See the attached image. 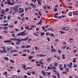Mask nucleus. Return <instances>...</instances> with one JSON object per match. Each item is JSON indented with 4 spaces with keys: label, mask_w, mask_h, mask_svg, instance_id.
Listing matches in <instances>:
<instances>
[{
    "label": "nucleus",
    "mask_w": 78,
    "mask_h": 78,
    "mask_svg": "<svg viewBox=\"0 0 78 78\" xmlns=\"http://www.w3.org/2000/svg\"><path fill=\"white\" fill-rule=\"evenodd\" d=\"M15 30L16 31V32H18V31H19V30L18 29H16Z\"/></svg>",
    "instance_id": "09e8293b"
},
{
    "label": "nucleus",
    "mask_w": 78,
    "mask_h": 78,
    "mask_svg": "<svg viewBox=\"0 0 78 78\" xmlns=\"http://www.w3.org/2000/svg\"><path fill=\"white\" fill-rule=\"evenodd\" d=\"M20 28H21V30H23V27L21 26L20 27Z\"/></svg>",
    "instance_id": "052dcab7"
},
{
    "label": "nucleus",
    "mask_w": 78,
    "mask_h": 78,
    "mask_svg": "<svg viewBox=\"0 0 78 78\" xmlns=\"http://www.w3.org/2000/svg\"><path fill=\"white\" fill-rule=\"evenodd\" d=\"M10 61L11 62H12V63H14V60H12V59H10Z\"/></svg>",
    "instance_id": "c85d7f7f"
},
{
    "label": "nucleus",
    "mask_w": 78,
    "mask_h": 78,
    "mask_svg": "<svg viewBox=\"0 0 78 78\" xmlns=\"http://www.w3.org/2000/svg\"><path fill=\"white\" fill-rule=\"evenodd\" d=\"M57 59L58 60H60V57L58 56L57 57Z\"/></svg>",
    "instance_id": "338daca9"
},
{
    "label": "nucleus",
    "mask_w": 78,
    "mask_h": 78,
    "mask_svg": "<svg viewBox=\"0 0 78 78\" xmlns=\"http://www.w3.org/2000/svg\"><path fill=\"white\" fill-rule=\"evenodd\" d=\"M12 50V47H10L9 48H7V51H9L10 50Z\"/></svg>",
    "instance_id": "20e7f679"
},
{
    "label": "nucleus",
    "mask_w": 78,
    "mask_h": 78,
    "mask_svg": "<svg viewBox=\"0 0 78 78\" xmlns=\"http://www.w3.org/2000/svg\"><path fill=\"white\" fill-rule=\"evenodd\" d=\"M62 64H60L59 65V68H61V67H62Z\"/></svg>",
    "instance_id": "4d7b16f0"
},
{
    "label": "nucleus",
    "mask_w": 78,
    "mask_h": 78,
    "mask_svg": "<svg viewBox=\"0 0 78 78\" xmlns=\"http://www.w3.org/2000/svg\"><path fill=\"white\" fill-rule=\"evenodd\" d=\"M46 73L47 75H51V73L50 72H46Z\"/></svg>",
    "instance_id": "412c9836"
},
{
    "label": "nucleus",
    "mask_w": 78,
    "mask_h": 78,
    "mask_svg": "<svg viewBox=\"0 0 78 78\" xmlns=\"http://www.w3.org/2000/svg\"><path fill=\"white\" fill-rule=\"evenodd\" d=\"M16 2H13L12 3H11V2H10V3L9 4V5H14V4Z\"/></svg>",
    "instance_id": "aec40b11"
},
{
    "label": "nucleus",
    "mask_w": 78,
    "mask_h": 78,
    "mask_svg": "<svg viewBox=\"0 0 78 78\" xmlns=\"http://www.w3.org/2000/svg\"><path fill=\"white\" fill-rule=\"evenodd\" d=\"M13 52H15V53H17V52H18V51L16 49H15L14 50H13Z\"/></svg>",
    "instance_id": "7c9ffc66"
},
{
    "label": "nucleus",
    "mask_w": 78,
    "mask_h": 78,
    "mask_svg": "<svg viewBox=\"0 0 78 78\" xmlns=\"http://www.w3.org/2000/svg\"><path fill=\"white\" fill-rule=\"evenodd\" d=\"M63 30H68V27H65L64 28Z\"/></svg>",
    "instance_id": "de8ad7c7"
},
{
    "label": "nucleus",
    "mask_w": 78,
    "mask_h": 78,
    "mask_svg": "<svg viewBox=\"0 0 78 78\" xmlns=\"http://www.w3.org/2000/svg\"><path fill=\"white\" fill-rule=\"evenodd\" d=\"M26 32V30H24L22 32H21L20 34H17V36H23L25 34H27V33H25Z\"/></svg>",
    "instance_id": "f257e3e1"
},
{
    "label": "nucleus",
    "mask_w": 78,
    "mask_h": 78,
    "mask_svg": "<svg viewBox=\"0 0 78 78\" xmlns=\"http://www.w3.org/2000/svg\"><path fill=\"white\" fill-rule=\"evenodd\" d=\"M19 5H18L14 7L13 9L14 11H16L17 12V11L18 10V9H19Z\"/></svg>",
    "instance_id": "f03ea898"
},
{
    "label": "nucleus",
    "mask_w": 78,
    "mask_h": 78,
    "mask_svg": "<svg viewBox=\"0 0 78 78\" xmlns=\"http://www.w3.org/2000/svg\"><path fill=\"white\" fill-rule=\"evenodd\" d=\"M76 51H77V50L75 49L73 51V53H76Z\"/></svg>",
    "instance_id": "a19ab883"
},
{
    "label": "nucleus",
    "mask_w": 78,
    "mask_h": 78,
    "mask_svg": "<svg viewBox=\"0 0 78 78\" xmlns=\"http://www.w3.org/2000/svg\"><path fill=\"white\" fill-rule=\"evenodd\" d=\"M52 69H53V70H56V68L55 66H53L52 67Z\"/></svg>",
    "instance_id": "8fccbe9b"
},
{
    "label": "nucleus",
    "mask_w": 78,
    "mask_h": 78,
    "mask_svg": "<svg viewBox=\"0 0 78 78\" xmlns=\"http://www.w3.org/2000/svg\"><path fill=\"white\" fill-rule=\"evenodd\" d=\"M12 77L13 78H16L17 77V76L16 75H13L12 76Z\"/></svg>",
    "instance_id": "bb28decb"
},
{
    "label": "nucleus",
    "mask_w": 78,
    "mask_h": 78,
    "mask_svg": "<svg viewBox=\"0 0 78 78\" xmlns=\"http://www.w3.org/2000/svg\"><path fill=\"white\" fill-rule=\"evenodd\" d=\"M37 56H39V57H45L46 56H47L46 55H43V54H40V55H37Z\"/></svg>",
    "instance_id": "39448f33"
},
{
    "label": "nucleus",
    "mask_w": 78,
    "mask_h": 78,
    "mask_svg": "<svg viewBox=\"0 0 78 78\" xmlns=\"http://www.w3.org/2000/svg\"><path fill=\"white\" fill-rule=\"evenodd\" d=\"M49 27V26L48 25H47L46 26H45L44 27V28H48Z\"/></svg>",
    "instance_id": "3c124183"
},
{
    "label": "nucleus",
    "mask_w": 78,
    "mask_h": 78,
    "mask_svg": "<svg viewBox=\"0 0 78 78\" xmlns=\"http://www.w3.org/2000/svg\"><path fill=\"white\" fill-rule=\"evenodd\" d=\"M8 23H7L6 24H4L3 26L4 27H6V26H8Z\"/></svg>",
    "instance_id": "4c0bfd02"
},
{
    "label": "nucleus",
    "mask_w": 78,
    "mask_h": 78,
    "mask_svg": "<svg viewBox=\"0 0 78 78\" xmlns=\"http://www.w3.org/2000/svg\"><path fill=\"white\" fill-rule=\"evenodd\" d=\"M28 39V37H27L24 38H22V41H27Z\"/></svg>",
    "instance_id": "1a4fd4ad"
},
{
    "label": "nucleus",
    "mask_w": 78,
    "mask_h": 78,
    "mask_svg": "<svg viewBox=\"0 0 78 78\" xmlns=\"http://www.w3.org/2000/svg\"><path fill=\"white\" fill-rule=\"evenodd\" d=\"M48 31H49V30H51V31H54L53 29V28H49L48 29H47Z\"/></svg>",
    "instance_id": "2eb2a0df"
},
{
    "label": "nucleus",
    "mask_w": 78,
    "mask_h": 78,
    "mask_svg": "<svg viewBox=\"0 0 78 78\" xmlns=\"http://www.w3.org/2000/svg\"><path fill=\"white\" fill-rule=\"evenodd\" d=\"M60 33H61V34H64V33H65V32L62 31H60Z\"/></svg>",
    "instance_id": "37998d69"
},
{
    "label": "nucleus",
    "mask_w": 78,
    "mask_h": 78,
    "mask_svg": "<svg viewBox=\"0 0 78 78\" xmlns=\"http://www.w3.org/2000/svg\"><path fill=\"white\" fill-rule=\"evenodd\" d=\"M8 18V20H9L11 19V16L10 15H9L7 16Z\"/></svg>",
    "instance_id": "393cba45"
},
{
    "label": "nucleus",
    "mask_w": 78,
    "mask_h": 78,
    "mask_svg": "<svg viewBox=\"0 0 78 78\" xmlns=\"http://www.w3.org/2000/svg\"><path fill=\"white\" fill-rule=\"evenodd\" d=\"M74 77L75 78H78V76L75 75V76H74Z\"/></svg>",
    "instance_id": "774afa93"
},
{
    "label": "nucleus",
    "mask_w": 78,
    "mask_h": 78,
    "mask_svg": "<svg viewBox=\"0 0 78 78\" xmlns=\"http://www.w3.org/2000/svg\"><path fill=\"white\" fill-rule=\"evenodd\" d=\"M26 46H25V45H22L21 46V48L23 49V48H26Z\"/></svg>",
    "instance_id": "4be33fe9"
},
{
    "label": "nucleus",
    "mask_w": 78,
    "mask_h": 78,
    "mask_svg": "<svg viewBox=\"0 0 78 78\" xmlns=\"http://www.w3.org/2000/svg\"><path fill=\"white\" fill-rule=\"evenodd\" d=\"M25 21V18L24 17H23L21 19V21H22V22H23V21Z\"/></svg>",
    "instance_id": "72a5a7b5"
},
{
    "label": "nucleus",
    "mask_w": 78,
    "mask_h": 78,
    "mask_svg": "<svg viewBox=\"0 0 78 78\" xmlns=\"http://www.w3.org/2000/svg\"><path fill=\"white\" fill-rule=\"evenodd\" d=\"M31 5L32 6V8H36V5L33 4V3H31Z\"/></svg>",
    "instance_id": "9b49d317"
},
{
    "label": "nucleus",
    "mask_w": 78,
    "mask_h": 78,
    "mask_svg": "<svg viewBox=\"0 0 78 78\" xmlns=\"http://www.w3.org/2000/svg\"><path fill=\"white\" fill-rule=\"evenodd\" d=\"M25 29L26 30H29V26H28L27 27H25Z\"/></svg>",
    "instance_id": "473e14b6"
},
{
    "label": "nucleus",
    "mask_w": 78,
    "mask_h": 78,
    "mask_svg": "<svg viewBox=\"0 0 78 78\" xmlns=\"http://www.w3.org/2000/svg\"><path fill=\"white\" fill-rule=\"evenodd\" d=\"M75 62H76V58H74L73 59V63H74Z\"/></svg>",
    "instance_id": "f704fd0d"
},
{
    "label": "nucleus",
    "mask_w": 78,
    "mask_h": 78,
    "mask_svg": "<svg viewBox=\"0 0 78 78\" xmlns=\"http://www.w3.org/2000/svg\"><path fill=\"white\" fill-rule=\"evenodd\" d=\"M23 56H27V54H23L22 55Z\"/></svg>",
    "instance_id": "bf43d9fd"
},
{
    "label": "nucleus",
    "mask_w": 78,
    "mask_h": 78,
    "mask_svg": "<svg viewBox=\"0 0 78 78\" xmlns=\"http://www.w3.org/2000/svg\"><path fill=\"white\" fill-rule=\"evenodd\" d=\"M16 12H17V11H15L14 12H13L12 15H14V14H16Z\"/></svg>",
    "instance_id": "603ef678"
},
{
    "label": "nucleus",
    "mask_w": 78,
    "mask_h": 78,
    "mask_svg": "<svg viewBox=\"0 0 78 78\" xmlns=\"http://www.w3.org/2000/svg\"><path fill=\"white\" fill-rule=\"evenodd\" d=\"M37 25H41L42 24V20H41L40 21L37 23Z\"/></svg>",
    "instance_id": "5701e85b"
},
{
    "label": "nucleus",
    "mask_w": 78,
    "mask_h": 78,
    "mask_svg": "<svg viewBox=\"0 0 78 78\" xmlns=\"http://www.w3.org/2000/svg\"><path fill=\"white\" fill-rule=\"evenodd\" d=\"M51 52H52V53H53V52H55V53H56V50L54 48L52 49L51 50Z\"/></svg>",
    "instance_id": "0eeeda50"
},
{
    "label": "nucleus",
    "mask_w": 78,
    "mask_h": 78,
    "mask_svg": "<svg viewBox=\"0 0 78 78\" xmlns=\"http://www.w3.org/2000/svg\"><path fill=\"white\" fill-rule=\"evenodd\" d=\"M17 41H18V42H20L22 41V39H20L17 38Z\"/></svg>",
    "instance_id": "6ab92c4d"
},
{
    "label": "nucleus",
    "mask_w": 78,
    "mask_h": 78,
    "mask_svg": "<svg viewBox=\"0 0 78 78\" xmlns=\"http://www.w3.org/2000/svg\"><path fill=\"white\" fill-rule=\"evenodd\" d=\"M57 10H58V9H57V8H55L54 9V11H55L56 12L57 11Z\"/></svg>",
    "instance_id": "864d4df0"
},
{
    "label": "nucleus",
    "mask_w": 78,
    "mask_h": 78,
    "mask_svg": "<svg viewBox=\"0 0 78 78\" xmlns=\"http://www.w3.org/2000/svg\"><path fill=\"white\" fill-rule=\"evenodd\" d=\"M33 58L34 57L31 56V55H30V56L28 57V58L29 60H31V59H32V58Z\"/></svg>",
    "instance_id": "4468645a"
},
{
    "label": "nucleus",
    "mask_w": 78,
    "mask_h": 78,
    "mask_svg": "<svg viewBox=\"0 0 78 78\" xmlns=\"http://www.w3.org/2000/svg\"><path fill=\"white\" fill-rule=\"evenodd\" d=\"M24 16V13H22L21 14V16H20L21 17H23Z\"/></svg>",
    "instance_id": "e433bc0d"
},
{
    "label": "nucleus",
    "mask_w": 78,
    "mask_h": 78,
    "mask_svg": "<svg viewBox=\"0 0 78 78\" xmlns=\"http://www.w3.org/2000/svg\"><path fill=\"white\" fill-rule=\"evenodd\" d=\"M62 57L63 59H65V55H62Z\"/></svg>",
    "instance_id": "c9c22d12"
},
{
    "label": "nucleus",
    "mask_w": 78,
    "mask_h": 78,
    "mask_svg": "<svg viewBox=\"0 0 78 78\" xmlns=\"http://www.w3.org/2000/svg\"><path fill=\"white\" fill-rule=\"evenodd\" d=\"M41 66V63H39V64H37V65H36V66Z\"/></svg>",
    "instance_id": "69168bd1"
},
{
    "label": "nucleus",
    "mask_w": 78,
    "mask_h": 78,
    "mask_svg": "<svg viewBox=\"0 0 78 78\" xmlns=\"http://www.w3.org/2000/svg\"><path fill=\"white\" fill-rule=\"evenodd\" d=\"M69 16H71L72 15V12H70L69 14Z\"/></svg>",
    "instance_id": "58836bf2"
},
{
    "label": "nucleus",
    "mask_w": 78,
    "mask_h": 78,
    "mask_svg": "<svg viewBox=\"0 0 78 78\" xmlns=\"http://www.w3.org/2000/svg\"><path fill=\"white\" fill-rule=\"evenodd\" d=\"M24 12V10H23V9H22V10L20 12V13H22V12Z\"/></svg>",
    "instance_id": "79ce46f5"
},
{
    "label": "nucleus",
    "mask_w": 78,
    "mask_h": 78,
    "mask_svg": "<svg viewBox=\"0 0 78 78\" xmlns=\"http://www.w3.org/2000/svg\"><path fill=\"white\" fill-rule=\"evenodd\" d=\"M43 35H45V33L44 32H42L41 33V36H43Z\"/></svg>",
    "instance_id": "c756f323"
},
{
    "label": "nucleus",
    "mask_w": 78,
    "mask_h": 78,
    "mask_svg": "<svg viewBox=\"0 0 78 78\" xmlns=\"http://www.w3.org/2000/svg\"><path fill=\"white\" fill-rule=\"evenodd\" d=\"M7 1L8 2V5L9 4H10V3H11L10 0H7Z\"/></svg>",
    "instance_id": "ea45409f"
},
{
    "label": "nucleus",
    "mask_w": 78,
    "mask_h": 78,
    "mask_svg": "<svg viewBox=\"0 0 78 78\" xmlns=\"http://www.w3.org/2000/svg\"><path fill=\"white\" fill-rule=\"evenodd\" d=\"M31 41V39L29 38L28 39L27 41H28V42H30V41Z\"/></svg>",
    "instance_id": "c03bdc74"
},
{
    "label": "nucleus",
    "mask_w": 78,
    "mask_h": 78,
    "mask_svg": "<svg viewBox=\"0 0 78 78\" xmlns=\"http://www.w3.org/2000/svg\"><path fill=\"white\" fill-rule=\"evenodd\" d=\"M41 72L43 73V76H45V74H46L45 72H44V70H42Z\"/></svg>",
    "instance_id": "f8f14e48"
},
{
    "label": "nucleus",
    "mask_w": 78,
    "mask_h": 78,
    "mask_svg": "<svg viewBox=\"0 0 78 78\" xmlns=\"http://www.w3.org/2000/svg\"><path fill=\"white\" fill-rule=\"evenodd\" d=\"M51 57H50L49 58H47L46 60V61L47 62H51Z\"/></svg>",
    "instance_id": "423d86ee"
},
{
    "label": "nucleus",
    "mask_w": 78,
    "mask_h": 78,
    "mask_svg": "<svg viewBox=\"0 0 78 78\" xmlns=\"http://www.w3.org/2000/svg\"><path fill=\"white\" fill-rule=\"evenodd\" d=\"M72 65H73V63H72V62H70L69 63V64H68V67H69V68H70V69H71V68H72Z\"/></svg>",
    "instance_id": "7ed1b4c3"
},
{
    "label": "nucleus",
    "mask_w": 78,
    "mask_h": 78,
    "mask_svg": "<svg viewBox=\"0 0 78 78\" xmlns=\"http://www.w3.org/2000/svg\"><path fill=\"white\" fill-rule=\"evenodd\" d=\"M13 56H18V54H15L14 55H13Z\"/></svg>",
    "instance_id": "a18cd8bd"
},
{
    "label": "nucleus",
    "mask_w": 78,
    "mask_h": 78,
    "mask_svg": "<svg viewBox=\"0 0 78 78\" xmlns=\"http://www.w3.org/2000/svg\"><path fill=\"white\" fill-rule=\"evenodd\" d=\"M4 59L6 61H8L9 60V58L8 57H4Z\"/></svg>",
    "instance_id": "dca6fc26"
},
{
    "label": "nucleus",
    "mask_w": 78,
    "mask_h": 78,
    "mask_svg": "<svg viewBox=\"0 0 78 78\" xmlns=\"http://www.w3.org/2000/svg\"><path fill=\"white\" fill-rule=\"evenodd\" d=\"M2 11L1 12V13H2V14H5V10L2 9Z\"/></svg>",
    "instance_id": "a878e982"
},
{
    "label": "nucleus",
    "mask_w": 78,
    "mask_h": 78,
    "mask_svg": "<svg viewBox=\"0 0 78 78\" xmlns=\"http://www.w3.org/2000/svg\"><path fill=\"white\" fill-rule=\"evenodd\" d=\"M58 16V13H55L54 16V17H55V18H56V19H58V16Z\"/></svg>",
    "instance_id": "6e6552de"
},
{
    "label": "nucleus",
    "mask_w": 78,
    "mask_h": 78,
    "mask_svg": "<svg viewBox=\"0 0 78 78\" xmlns=\"http://www.w3.org/2000/svg\"><path fill=\"white\" fill-rule=\"evenodd\" d=\"M57 74L58 75V78H60V76H59V73H57Z\"/></svg>",
    "instance_id": "49530a36"
},
{
    "label": "nucleus",
    "mask_w": 78,
    "mask_h": 78,
    "mask_svg": "<svg viewBox=\"0 0 78 78\" xmlns=\"http://www.w3.org/2000/svg\"><path fill=\"white\" fill-rule=\"evenodd\" d=\"M23 68L24 70H28V67L26 68V66L25 65H24Z\"/></svg>",
    "instance_id": "9d476101"
},
{
    "label": "nucleus",
    "mask_w": 78,
    "mask_h": 78,
    "mask_svg": "<svg viewBox=\"0 0 78 78\" xmlns=\"http://www.w3.org/2000/svg\"><path fill=\"white\" fill-rule=\"evenodd\" d=\"M12 41L11 40H7L4 41L5 43H7L8 42H11Z\"/></svg>",
    "instance_id": "ddd939ff"
},
{
    "label": "nucleus",
    "mask_w": 78,
    "mask_h": 78,
    "mask_svg": "<svg viewBox=\"0 0 78 78\" xmlns=\"http://www.w3.org/2000/svg\"><path fill=\"white\" fill-rule=\"evenodd\" d=\"M31 73H32V74H33V75H34V74L36 73H35V72H34V71L32 72Z\"/></svg>",
    "instance_id": "6e6d98bb"
},
{
    "label": "nucleus",
    "mask_w": 78,
    "mask_h": 78,
    "mask_svg": "<svg viewBox=\"0 0 78 78\" xmlns=\"http://www.w3.org/2000/svg\"><path fill=\"white\" fill-rule=\"evenodd\" d=\"M35 50H39V48H38L37 47V46L35 47Z\"/></svg>",
    "instance_id": "2f4dec72"
},
{
    "label": "nucleus",
    "mask_w": 78,
    "mask_h": 78,
    "mask_svg": "<svg viewBox=\"0 0 78 78\" xmlns=\"http://www.w3.org/2000/svg\"><path fill=\"white\" fill-rule=\"evenodd\" d=\"M54 66L55 67H57V66H58V63L56 62H55L54 64Z\"/></svg>",
    "instance_id": "b1692460"
},
{
    "label": "nucleus",
    "mask_w": 78,
    "mask_h": 78,
    "mask_svg": "<svg viewBox=\"0 0 78 78\" xmlns=\"http://www.w3.org/2000/svg\"><path fill=\"white\" fill-rule=\"evenodd\" d=\"M31 46H30V45L27 44L26 45V48H31Z\"/></svg>",
    "instance_id": "f3484780"
},
{
    "label": "nucleus",
    "mask_w": 78,
    "mask_h": 78,
    "mask_svg": "<svg viewBox=\"0 0 78 78\" xmlns=\"http://www.w3.org/2000/svg\"><path fill=\"white\" fill-rule=\"evenodd\" d=\"M42 28L43 30H44V32H47V30H45L44 26H42Z\"/></svg>",
    "instance_id": "a211bd4d"
},
{
    "label": "nucleus",
    "mask_w": 78,
    "mask_h": 78,
    "mask_svg": "<svg viewBox=\"0 0 78 78\" xmlns=\"http://www.w3.org/2000/svg\"><path fill=\"white\" fill-rule=\"evenodd\" d=\"M7 22H8L7 20H4L3 22V23H7Z\"/></svg>",
    "instance_id": "680f3d73"
},
{
    "label": "nucleus",
    "mask_w": 78,
    "mask_h": 78,
    "mask_svg": "<svg viewBox=\"0 0 78 78\" xmlns=\"http://www.w3.org/2000/svg\"><path fill=\"white\" fill-rule=\"evenodd\" d=\"M9 28H12L14 27V26L12 25H11L10 26H9Z\"/></svg>",
    "instance_id": "cd10ccee"
},
{
    "label": "nucleus",
    "mask_w": 78,
    "mask_h": 78,
    "mask_svg": "<svg viewBox=\"0 0 78 78\" xmlns=\"http://www.w3.org/2000/svg\"><path fill=\"white\" fill-rule=\"evenodd\" d=\"M4 75H7V74L8 73V72H7L6 71H5L4 72Z\"/></svg>",
    "instance_id": "5fc2aeb1"
},
{
    "label": "nucleus",
    "mask_w": 78,
    "mask_h": 78,
    "mask_svg": "<svg viewBox=\"0 0 78 78\" xmlns=\"http://www.w3.org/2000/svg\"><path fill=\"white\" fill-rule=\"evenodd\" d=\"M76 67H77V65H76V64H74V68H76Z\"/></svg>",
    "instance_id": "13d9d810"
},
{
    "label": "nucleus",
    "mask_w": 78,
    "mask_h": 78,
    "mask_svg": "<svg viewBox=\"0 0 78 78\" xmlns=\"http://www.w3.org/2000/svg\"><path fill=\"white\" fill-rule=\"evenodd\" d=\"M8 11H9V8L6 9L5 11V12H8Z\"/></svg>",
    "instance_id": "e2e57ef3"
},
{
    "label": "nucleus",
    "mask_w": 78,
    "mask_h": 78,
    "mask_svg": "<svg viewBox=\"0 0 78 78\" xmlns=\"http://www.w3.org/2000/svg\"><path fill=\"white\" fill-rule=\"evenodd\" d=\"M50 34L51 36H52V37L54 36V34L53 33H51Z\"/></svg>",
    "instance_id": "0e129e2a"
}]
</instances>
